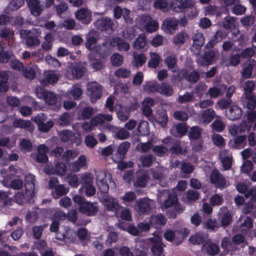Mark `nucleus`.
Listing matches in <instances>:
<instances>
[{
    "label": "nucleus",
    "mask_w": 256,
    "mask_h": 256,
    "mask_svg": "<svg viewBox=\"0 0 256 256\" xmlns=\"http://www.w3.org/2000/svg\"><path fill=\"white\" fill-rule=\"evenodd\" d=\"M130 144L128 141L122 142L118 146L117 153L119 155L120 158L123 160L126 158V154L130 148Z\"/></svg>",
    "instance_id": "cd10ccee"
},
{
    "label": "nucleus",
    "mask_w": 256,
    "mask_h": 256,
    "mask_svg": "<svg viewBox=\"0 0 256 256\" xmlns=\"http://www.w3.org/2000/svg\"><path fill=\"white\" fill-rule=\"evenodd\" d=\"M168 116L166 111L160 112L156 118V122L158 123L162 127L164 128L168 122Z\"/></svg>",
    "instance_id": "a18cd8bd"
},
{
    "label": "nucleus",
    "mask_w": 256,
    "mask_h": 256,
    "mask_svg": "<svg viewBox=\"0 0 256 256\" xmlns=\"http://www.w3.org/2000/svg\"><path fill=\"white\" fill-rule=\"evenodd\" d=\"M253 70V66L252 64H248L242 68V76L244 78H248L252 76Z\"/></svg>",
    "instance_id": "338daca9"
},
{
    "label": "nucleus",
    "mask_w": 256,
    "mask_h": 256,
    "mask_svg": "<svg viewBox=\"0 0 256 256\" xmlns=\"http://www.w3.org/2000/svg\"><path fill=\"white\" fill-rule=\"evenodd\" d=\"M26 42L28 47L31 48L38 46L40 43V40L38 36L29 35L26 38Z\"/></svg>",
    "instance_id": "37998d69"
},
{
    "label": "nucleus",
    "mask_w": 256,
    "mask_h": 256,
    "mask_svg": "<svg viewBox=\"0 0 256 256\" xmlns=\"http://www.w3.org/2000/svg\"><path fill=\"white\" fill-rule=\"evenodd\" d=\"M58 122L61 126H68L69 125L70 122V114L68 112L64 113L60 116Z\"/></svg>",
    "instance_id": "774afa93"
},
{
    "label": "nucleus",
    "mask_w": 256,
    "mask_h": 256,
    "mask_svg": "<svg viewBox=\"0 0 256 256\" xmlns=\"http://www.w3.org/2000/svg\"><path fill=\"white\" fill-rule=\"evenodd\" d=\"M159 93L166 96H170L173 94L172 87L168 82H163L160 84Z\"/></svg>",
    "instance_id": "72a5a7b5"
},
{
    "label": "nucleus",
    "mask_w": 256,
    "mask_h": 256,
    "mask_svg": "<svg viewBox=\"0 0 256 256\" xmlns=\"http://www.w3.org/2000/svg\"><path fill=\"white\" fill-rule=\"evenodd\" d=\"M112 48L108 42H104L102 44H99L96 50L97 53L102 58H107L112 54Z\"/></svg>",
    "instance_id": "a211bd4d"
},
{
    "label": "nucleus",
    "mask_w": 256,
    "mask_h": 256,
    "mask_svg": "<svg viewBox=\"0 0 256 256\" xmlns=\"http://www.w3.org/2000/svg\"><path fill=\"white\" fill-rule=\"evenodd\" d=\"M108 17H105L104 20H98L95 23L96 28L100 31L105 32L106 33L110 34L113 30V23Z\"/></svg>",
    "instance_id": "1a4fd4ad"
},
{
    "label": "nucleus",
    "mask_w": 256,
    "mask_h": 256,
    "mask_svg": "<svg viewBox=\"0 0 256 256\" xmlns=\"http://www.w3.org/2000/svg\"><path fill=\"white\" fill-rule=\"evenodd\" d=\"M136 198V196L134 192H126L121 197V200H122L124 204H126L128 202H133Z\"/></svg>",
    "instance_id": "8fccbe9b"
},
{
    "label": "nucleus",
    "mask_w": 256,
    "mask_h": 256,
    "mask_svg": "<svg viewBox=\"0 0 256 256\" xmlns=\"http://www.w3.org/2000/svg\"><path fill=\"white\" fill-rule=\"evenodd\" d=\"M154 6L156 8L162 10L164 12L168 10V4L166 0H156Z\"/></svg>",
    "instance_id": "864d4df0"
},
{
    "label": "nucleus",
    "mask_w": 256,
    "mask_h": 256,
    "mask_svg": "<svg viewBox=\"0 0 256 256\" xmlns=\"http://www.w3.org/2000/svg\"><path fill=\"white\" fill-rule=\"evenodd\" d=\"M105 206L108 211L114 212L115 216H117L119 210L122 208L118 200L112 198L105 200Z\"/></svg>",
    "instance_id": "2eb2a0df"
},
{
    "label": "nucleus",
    "mask_w": 256,
    "mask_h": 256,
    "mask_svg": "<svg viewBox=\"0 0 256 256\" xmlns=\"http://www.w3.org/2000/svg\"><path fill=\"white\" fill-rule=\"evenodd\" d=\"M204 227L210 230H217L220 227L219 224L216 220L210 218L204 224Z\"/></svg>",
    "instance_id": "69168bd1"
},
{
    "label": "nucleus",
    "mask_w": 256,
    "mask_h": 256,
    "mask_svg": "<svg viewBox=\"0 0 256 256\" xmlns=\"http://www.w3.org/2000/svg\"><path fill=\"white\" fill-rule=\"evenodd\" d=\"M170 150L172 154H185L186 152V150H183L181 146V143L180 141H176L170 148Z\"/></svg>",
    "instance_id": "79ce46f5"
},
{
    "label": "nucleus",
    "mask_w": 256,
    "mask_h": 256,
    "mask_svg": "<svg viewBox=\"0 0 256 256\" xmlns=\"http://www.w3.org/2000/svg\"><path fill=\"white\" fill-rule=\"evenodd\" d=\"M20 148L22 150L30 152L32 150V145L30 140L22 138L20 141Z\"/></svg>",
    "instance_id": "de8ad7c7"
},
{
    "label": "nucleus",
    "mask_w": 256,
    "mask_h": 256,
    "mask_svg": "<svg viewBox=\"0 0 256 256\" xmlns=\"http://www.w3.org/2000/svg\"><path fill=\"white\" fill-rule=\"evenodd\" d=\"M162 28L168 33H174L178 28V20L168 17L165 20L162 25Z\"/></svg>",
    "instance_id": "ddd939ff"
},
{
    "label": "nucleus",
    "mask_w": 256,
    "mask_h": 256,
    "mask_svg": "<svg viewBox=\"0 0 256 256\" xmlns=\"http://www.w3.org/2000/svg\"><path fill=\"white\" fill-rule=\"evenodd\" d=\"M31 14L34 16H38L44 10L45 6L40 0H26Z\"/></svg>",
    "instance_id": "39448f33"
},
{
    "label": "nucleus",
    "mask_w": 256,
    "mask_h": 256,
    "mask_svg": "<svg viewBox=\"0 0 256 256\" xmlns=\"http://www.w3.org/2000/svg\"><path fill=\"white\" fill-rule=\"evenodd\" d=\"M150 56V58L148 60V66L150 68H156L160 64V57L156 52H151Z\"/></svg>",
    "instance_id": "2f4dec72"
},
{
    "label": "nucleus",
    "mask_w": 256,
    "mask_h": 256,
    "mask_svg": "<svg viewBox=\"0 0 256 256\" xmlns=\"http://www.w3.org/2000/svg\"><path fill=\"white\" fill-rule=\"evenodd\" d=\"M68 192V190L62 184L58 185L52 194L54 198H58L60 196L66 194Z\"/></svg>",
    "instance_id": "a19ab883"
},
{
    "label": "nucleus",
    "mask_w": 256,
    "mask_h": 256,
    "mask_svg": "<svg viewBox=\"0 0 256 256\" xmlns=\"http://www.w3.org/2000/svg\"><path fill=\"white\" fill-rule=\"evenodd\" d=\"M133 58V65L137 68L142 67L146 63L147 60L144 54L142 53L137 54L136 52H134Z\"/></svg>",
    "instance_id": "7c9ffc66"
},
{
    "label": "nucleus",
    "mask_w": 256,
    "mask_h": 256,
    "mask_svg": "<svg viewBox=\"0 0 256 256\" xmlns=\"http://www.w3.org/2000/svg\"><path fill=\"white\" fill-rule=\"evenodd\" d=\"M199 196V192L194 190H188L186 193V198L190 202H196L198 199Z\"/></svg>",
    "instance_id": "e2e57ef3"
},
{
    "label": "nucleus",
    "mask_w": 256,
    "mask_h": 256,
    "mask_svg": "<svg viewBox=\"0 0 256 256\" xmlns=\"http://www.w3.org/2000/svg\"><path fill=\"white\" fill-rule=\"evenodd\" d=\"M216 57V53L214 50L206 51L202 57L201 64L202 65H209L212 64Z\"/></svg>",
    "instance_id": "c756f323"
},
{
    "label": "nucleus",
    "mask_w": 256,
    "mask_h": 256,
    "mask_svg": "<svg viewBox=\"0 0 256 256\" xmlns=\"http://www.w3.org/2000/svg\"><path fill=\"white\" fill-rule=\"evenodd\" d=\"M210 202L212 206H218L223 204L224 198L222 196L215 194L210 198Z\"/></svg>",
    "instance_id": "680f3d73"
},
{
    "label": "nucleus",
    "mask_w": 256,
    "mask_h": 256,
    "mask_svg": "<svg viewBox=\"0 0 256 256\" xmlns=\"http://www.w3.org/2000/svg\"><path fill=\"white\" fill-rule=\"evenodd\" d=\"M22 70H23V75L24 77L30 80H32L35 78L36 73L32 67L26 66Z\"/></svg>",
    "instance_id": "0e129e2a"
},
{
    "label": "nucleus",
    "mask_w": 256,
    "mask_h": 256,
    "mask_svg": "<svg viewBox=\"0 0 256 256\" xmlns=\"http://www.w3.org/2000/svg\"><path fill=\"white\" fill-rule=\"evenodd\" d=\"M55 170L58 174L64 176L67 170L66 166L64 163L58 162L55 166Z\"/></svg>",
    "instance_id": "13d9d810"
},
{
    "label": "nucleus",
    "mask_w": 256,
    "mask_h": 256,
    "mask_svg": "<svg viewBox=\"0 0 256 256\" xmlns=\"http://www.w3.org/2000/svg\"><path fill=\"white\" fill-rule=\"evenodd\" d=\"M153 152L158 156H164L168 151V149L163 145H158L154 146Z\"/></svg>",
    "instance_id": "052dcab7"
},
{
    "label": "nucleus",
    "mask_w": 256,
    "mask_h": 256,
    "mask_svg": "<svg viewBox=\"0 0 256 256\" xmlns=\"http://www.w3.org/2000/svg\"><path fill=\"white\" fill-rule=\"evenodd\" d=\"M202 130L197 126H192L188 133V136L190 140H196L201 136Z\"/></svg>",
    "instance_id": "4c0bfd02"
},
{
    "label": "nucleus",
    "mask_w": 256,
    "mask_h": 256,
    "mask_svg": "<svg viewBox=\"0 0 256 256\" xmlns=\"http://www.w3.org/2000/svg\"><path fill=\"white\" fill-rule=\"evenodd\" d=\"M183 78L189 83L196 84L200 78V74L198 70H193L190 72L186 69H184Z\"/></svg>",
    "instance_id": "dca6fc26"
},
{
    "label": "nucleus",
    "mask_w": 256,
    "mask_h": 256,
    "mask_svg": "<svg viewBox=\"0 0 256 256\" xmlns=\"http://www.w3.org/2000/svg\"><path fill=\"white\" fill-rule=\"evenodd\" d=\"M46 82L48 84H55L58 80V75L53 71H50L46 75Z\"/></svg>",
    "instance_id": "3c124183"
},
{
    "label": "nucleus",
    "mask_w": 256,
    "mask_h": 256,
    "mask_svg": "<svg viewBox=\"0 0 256 256\" xmlns=\"http://www.w3.org/2000/svg\"><path fill=\"white\" fill-rule=\"evenodd\" d=\"M80 183L82 186L92 184L93 178L92 174L90 173H86L80 175Z\"/></svg>",
    "instance_id": "603ef678"
},
{
    "label": "nucleus",
    "mask_w": 256,
    "mask_h": 256,
    "mask_svg": "<svg viewBox=\"0 0 256 256\" xmlns=\"http://www.w3.org/2000/svg\"><path fill=\"white\" fill-rule=\"evenodd\" d=\"M206 240L204 234L200 232H196L189 238L190 243L194 245H200L201 244L203 245V244L206 242Z\"/></svg>",
    "instance_id": "4be33fe9"
},
{
    "label": "nucleus",
    "mask_w": 256,
    "mask_h": 256,
    "mask_svg": "<svg viewBox=\"0 0 256 256\" xmlns=\"http://www.w3.org/2000/svg\"><path fill=\"white\" fill-rule=\"evenodd\" d=\"M138 211L144 214H150L152 206L150 202L146 198H140L136 202Z\"/></svg>",
    "instance_id": "6ab92c4d"
},
{
    "label": "nucleus",
    "mask_w": 256,
    "mask_h": 256,
    "mask_svg": "<svg viewBox=\"0 0 256 256\" xmlns=\"http://www.w3.org/2000/svg\"><path fill=\"white\" fill-rule=\"evenodd\" d=\"M72 74L74 78H82L86 70L84 63L78 62L72 64L70 66Z\"/></svg>",
    "instance_id": "f8f14e48"
},
{
    "label": "nucleus",
    "mask_w": 256,
    "mask_h": 256,
    "mask_svg": "<svg viewBox=\"0 0 256 256\" xmlns=\"http://www.w3.org/2000/svg\"><path fill=\"white\" fill-rule=\"evenodd\" d=\"M164 62L168 70H171L173 72H176V68L178 67V59L175 56L170 55L166 56Z\"/></svg>",
    "instance_id": "a878e982"
},
{
    "label": "nucleus",
    "mask_w": 256,
    "mask_h": 256,
    "mask_svg": "<svg viewBox=\"0 0 256 256\" xmlns=\"http://www.w3.org/2000/svg\"><path fill=\"white\" fill-rule=\"evenodd\" d=\"M151 251L154 256H161L164 251L162 244L159 242H155L151 248Z\"/></svg>",
    "instance_id": "6e6d98bb"
},
{
    "label": "nucleus",
    "mask_w": 256,
    "mask_h": 256,
    "mask_svg": "<svg viewBox=\"0 0 256 256\" xmlns=\"http://www.w3.org/2000/svg\"><path fill=\"white\" fill-rule=\"evenodd\" d=\"M146 44V38L144 34H140L134 42L133 47L135 50L144 48Z\"/></svg>",
    "instance_id": "c85d7f7f"
},
{
    "label": "nucleus",
    "mask_w": 256,
    "mask_h": 256,
    "mask_svg": "<svg viewBox=\"0 0 256 256\" xmlns=\"http://www.w3.org/2000/svg\"><path fill=\"white\" fill-rule=\"evenodd\" d=\"M36 92L37 96L40 98H43L46 104L54 105L57 102L58 96L54 92L41 88H38Z\"/></svg>",
    "instance_id": "7ed1b4c3"
},
{
    "label": "nucleus",
    "mask_w": 256,
    "mask_h": 256,
    "mask_svg": "<svg viewBox=\"0 0 256 256\" xmlns=\"http://www.w3.org/2000/svg\"><path fill=\"white\" fill-rule=\"evenodd\" d=\"M226 116L231 120H239L242 116V110L236 105H231L229 109L226 110Z\"/></svg>",
    "instance_id": "9d476101"
},
{
    "label": "nucleus",
    "mask_w": 256,
    "mask_h": 256,
    "mask_svg": "<svg viewBox=\"0 0 256 256\" xmlns=\"http://www.w3.org/2000/svg\"><path fill=\"white\" fill-rule=\"evenodd\" d=\"M193 46L200 50L204 43V37L202 33H197L193 36Z\"/></svg>",
    "instance_id": "f704fd0d"
},
{
    "label": "nucleus",
    "mask_w": 256,
    "mask_h": 256,
    "mask_svg": "<svg viewBox=\"0 0 256 256\" xmlns=\"http://www.w3.org/2000/svg\"><path fill=\"white\" fill-rule=\"evenodd\" d=\"M25 192L28 200H32L34 196V183L33 182H25Z\"/></svg>",
    "instance_id": "c9c22d12"
},
{
    "label": "nucleus",
    "mask_w": 256,
    "mask_h": 256,
    "mask_svg": "<svg viewBox=\"0 0 256 256\" xmlns=\"http://www.w3.org/2000/svg\"><path fill=\"white\" fill-rule=\"evenodd\" d=\"M60 140L63 142H69L71 144L79 142L78 135L76 136V134L72 131L68 130H65L61 131L59 134Z\"/></svg>",
    "instance_id": "423d86ee"
},
{
    "label": "nucleus",
    "mask_w": 256,
    "mask_h": 256,
    "mask_svg": "<svg viewBox=\"0 0 256 256\" xmlns=\"http://www.w3.org/2000/svg\"><path fill=\"white\" fill-rule=\"evenodd\" d=\"M216 116V112L212 108H208L204 110L202 114V118L204 124L210 122Z\"/></svg>",
    "instance_id": "bb28decb"
},
{
    "label": "nucleus",
    "mask_w": 256,
    "mask_h": 256,
    "mask_svg": "<svg viewBox=\"0 0 256 256\" xmlns=\"http://www.w3.org/2000/svg\"><path fill=\"white\" fill-rule=\"evenodd\" d=\"M9 76L5 72H0V92H6L9 88L8 80Z\"/></svg>",
    "instance_id": "393cba45"
},
{
    "label": "nucleus",
    "mask_w": 256,
    "mask_h": 256,
    "mask_svg": "<svg viewBox=\"0 0 256 256\" xmlns=\"http://www.w3.org/2000/svg\"><path fill=\"white\" fill-rule=\"evenodd\" d=\"M188 36V35L185 32H179L174 37L173 42L176 45L183 44Z\"/></svg>",
    "instance_id": "c03bdc74"
},
{
    "label": "nucleus",
    "mask_w": 256,
    "mask_h": 256,
    "mask_svg": "<svg viewBox=\"0 0 256 256\" xmlns=\"http://www.w3.org/2000/svg\"><path fill=\"white\" fill-rule=\"evenodd\" d=\"M227 35L228 33L224 30H217L211 40L206 44V47L207 48H213L216 43L221 42Z\"/></svg>",
    "instance_id": "f3484780"
},
{
    "label": "nucleus",
    "mask_w": 256,
    "mask_h": 256,
    "mask_svg": "<svg viewBox=\"0 0 256 256\" xmlns=\"http://www.w3.org/2000/svg\"><path fill=\"white\" fill-rule=\"evenodd\" d=\"M246 136H238L234 140L232 148L235 149H242L246 144Z\"/></svg>",
    "instance_id": "e433bc0d"
},
{
    "label": "nucleus",
    "mask_w": 256,
    "mask_h": 256,
    "mask_svg": "<svg viewBox=\"0 0 256 256\" xmlns=\"http://www.w3.org/2000/svg\"><path fill=\"white\" fill-rule=\"evenodd\" d=\"M48 226L47 224H44L42 226H35L32 228V234L35 239H39L42 234L44 228Z\"/></svg>",
    "instance_id": "bf43d9fd"
},
{
    "label": "nucleus",
    "mask_w": 256,
    "mask_h": 256,
    "mask_svg": "<svg viewBox=\"0 0 256 256\" xmlns=\"http://www.w3.org/2000/svg\"><path fill=\"white\" fill-rule=\"evenodd\" d=\"M202 250H204L209 256H214L218 254L220 252L218 244L212 242L210 240H206L202 246Z\"/></svg>",
    "instance_id": "6e6552de"
},
{
    "label": "nucleus",
    "mask_w": 256,
    "mask_h": 256,
    "mask_svg": "<svg viewBox=\"0 0 256 256\" xmlns=\"http://www.w3.org/2000/svg\"><path fill=\"white\" fill-rule=\"evenodd\" d=\"M210 180L216 188L221 189L224 188L226 183V178L218 170L212 171L210 176Z\"/></svg>",
    "instance_id": "0eeeda50"
},
{
    "label": "nucleus",
    "mask_w": 256,
    "mask_h": 256,
    "mask_svg": "<svg viewBox=\"0 0 256 256\" xmlns=\"http://www.w3.org/2000/svg\"><path fill=\"white\" fill-rule=\"evenodd\" d=\"M13 126L15 128H20L31 131L33 130L31 122L28 120L16 119L13 122Z\"/></svg>",
    "instance_id": "b1692460"
},
{
    "label": "nucleus",
    "mask_w": 256,
    "mask_h": 256,
    "mask_svg": "<svg viewBox=\"0 0 256 256\" xmlns=\"http://www.w3.org/2000/svg\"><path fill=\"white\" fill-rule=\"evenodd\" d=\"M86 165V158L84 155L80 156L78 160L70 165V169L72 172H78L80 168Z\"/></svg>",
    "instance_id": "aec40b11"
},
{
    "label": "nucleus",
    "mask_w": 256,
    "mask_h": 256,
    "mask_svg": "<svg viewBox=\"0 0 256 256\" xmlns=\"http://www.w3.org/2000/svg\"><path fill=\"white\" fill-rule=\"evenodd\" d=\"M232 216L228 210L222 214L221 217L220 218V221L221 226L226 228L229 226L232 222Z\"/></svg>",
    "instance_id": "58836bf2"
},
{
    "label": "nucleus",
    "mask_w": 256,
    "mask_h": 256,
    "mask_svg": "<svg viewBox=\"0 0 256 256\" xmlns=\"http://www.w3.org/2000/svg\"><path fill=\"white\" fill-rule=\"evenodd\" d=\"M111 63L114 66H120L123 64V56L118 54L114 53L110 57Z\"/></svg>",
    "instance_id": "09e8293b"
},
{
    "label": "nucleus",
    "mask_w": 256,
    "mask_h": 256,
    "mask_svg": "<svg viewBox=\"0 0 256 256\" xmlns=\"http://www.w3.org/2000/svg\"><path fill=\"white\" fill-rule=\"evenodd\" d=\"M44 41L42 44V48L44 51H49L52 50L54 38L53 34L50 32L48 33L44 37Z\"/></svg>",
    "instance_id": "5701e85b"
},
{
    "label": "nucleus",
    "mask_w": 256,
    "mask_h": 256,
    "mask_svg": "<svg viewBox=\"0 0 256 256\" xmlns=\"http://www.w3.org/2000/svg\"><path fill=\"white\" fill-rule=\"evenodd\" d=\"M256 84L254 80H248L244 84V96L254 94L253 91L255 88Z\"/></svg>",
    "instance_id": "ea45409f"
},
{
    "label": "nucleus",
    "mask_w": 256,
    "mask_h": 256,
    "mask_svg": "<svg viewBox=\"0 0 256 256\" xmlns=\"http://www.w3.org/2000/svg\"><path fill=\"white\" fill-rule=\"evenodd\" d=\"M87 94L90 102H96L102 96V86L96 82L90 83L87 86Z\"/></svg>",
    "instance_id": "f257e3e1"
},
{
    "label": "nucleus",
    "mask_w": 256,
    "mask_h": 256,
    "mask_svg": "<svg viewBox=\"0 0 256 256\" xmlns=\"http://www.w3.org/2000/svg\"><path fill=\"white\" fill-rule=\"evenodd\" d=\"M213 130L216 132H222L226 127L224 122L220 120L216 119L211 124Z\"/></svg>",
    "instance_id": "5fc2aeb1"
},
{
    "label": "nucleus",
    "mask_w": 256,
    "mask_h": 256,
    "mask_svg": "<svg viewBox=\"0 0 256 256\" xmlns=\"http://www.w3.org/2000/svg\"><path fill=\"white\" fill-rule=\"evenodd\" d=\"M246 101H243L244 106L248 110H253L256 108V96L248 95L245 96Z\"/></svg>",
    "instance_id": "473e14b6"
},
{
    "label": "nucleus",
    "mask_w": 256,
    "mask_h": 256,
    "mask_svg": "<svg viewBox=\"0 0 256 256\" xmlns=\"http://www.w3.org/2000/svg\"><path fill=\"white\" fill-rule=\"evenodd\" d=\"M172 206L174 208V216H176L177 212L182 213L184 210L183 206L178 202L177 196L175 194H170L164 202V207L168 208Z\"/></svg>",
    "instance_id": "f03ea898"
},
{
    "label": "nucleus",
    "mask_w": 256,
    "mask_h": 256,
    "mask_svg": "<svg viewBox=\"0 0 256 256\" xmlns=\"http://www.w3.org/2000/svg\"><path fill=\"white\" fill-rule=\"evenodd\" d=\"M12 58H15V56L11 50H6L4 46L0 50V63L6 64Z\"/></svg>",
    "instance_id": "412c9836"
},
{
    "label": "nucleus",
    "mask_w": 256,
    "mask_h": 256,
    "mask_svg": "<svg viewBox=\"0 0 256 256\" xmlns=\"http://www.w3.org/2000/svg\"><path fill=\"white\" fill-rule=\"evenodd\" d=\"M86 40L85 44L86 48L90 50H92L98 40V32L95 30H90L86 34Z\"/></svg>",
    "instance_id": "9b49d317"
},
{
    "label": "nucleus",
    "mask_w": 256,
    "mask_h": 256,
    "mask_svg": "<svg viewBox=\"0 0 256 256\" xmlns=\"http://www.w3.org/2000/svg\"><path fill=\"white\" fill-rule=\"evenodd\" d=\"M114 74L116 77L128 78L131 74V72L126 68H120L116 70Z\"/></svg>",
    "instance_id": "4d7b16f0"
},
{
    "label": "nucleus",
    "mask_w": 256,
    "mask_h": 256,
    "mask_svg": "<svg viewBox=\"0 0 256 256\" xmlns=\"http://www.w3.org/2000/svg\"><path fill=\"white\" fill-rule=\"evenodd\" d=\"M166 219L161 214L152 215L150 216L149 222L152 227L158 228L164 226L166 222Z\"/></svg>",
    "instance_id": "4468645a"
},
{
    "label": "nucleus",
    "mask_w": 256,
    "mask_h": 256,
    "mask_svg": "<svg viewBox=\"0 0 256 256\" xmlns=\"http://www.w3.org/2000/svg\"><path fill=\"white\" fill-rule=\"evenodd\" d=\"M98 207L96 204L86 201L85 204L79 208V211L88 216H94L97 214Z\"/></svg>",
    "instance_id": "20e7f679"
},
{
    "label": "nucleus",
    "mask_w": 256,
    "mask_h": 256,
    "mask_svg": "<svg viewBox=\"0 0 256 256\" xmlns=\"http://www.w3.org/2000/svg\"><path fill=\"white\" fill-rule=\"evenodd\" d=\"M113 12L114 16H128L130 12V10L128 8L119 6H115Z\"/></svg>",
    "instance_id": "49530a36"
}]
</instances>
